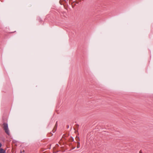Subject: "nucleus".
Returning a JSON list of instances; mask_svg holds the SVG:
<instances>
[{
	"mask_svg": "<svg viewBox=\"0 0 153 153\" xmlns=\"http://www.w3.org/2000/svg\"><path fill=\"white\" fill-rule=\"evenodd\" d=\"M1 126H2L3 128L5 131V132L8 135L10 134V132L8 129L7 123L3 121V124Z\"/></svg>",
	"mask_w": 153,
	"mask_h": 153,
	"instance_id": "f257e3e1",
	"label": "nucleus"
},
{
	"mask_svg": "<svg viewBox=\"0 0 153 153\" xmlns=\"http://www.w3.org/2000/svg\"><path fill=\"white\" fill-rule=\"evenodd\" d=\"M57 121L56 122V124H55V126H54V128H53V130H52V132H53V133H54L56 131V130L57 129Z\"/></svg>",
	"mask_w": 153,
	"mask_h": 153,
	"instance_id": "f03ea898",
	"label": "nucleus"
},
{
	"mask_svg": "<svg viewBox=\"0 0 153 153\" xmlns=\"http://www.w3.org/2000/svg\"><path fill=\"white\" fill-rule=\"evenodd\" d=\"M0 153H6V150L2 148H0Z\"/></svg>",
	"mask_w": 153,
	"mask_h": 153,
	"instance_id": "7ed1b4c3",
	"label": "nucleus"
},
{
	"mask_svg": "<svg viewBox=\"0 0 153 153\" xmlns=\"http://www.w3.org/2000/svg\"><path fill=\"white\" fill-rule=\"evenodd\" d=\"M77 146H76L77 148H79L80 147V143L79 142H77Z\"/></svg>",
	"mask_w": 153,
	"mask_h": 153,
	"instance_id": "20e7f679",
	"label": "nucleus"
},
{
	"mask_svg": "<svg viewBox=\"0 0 153 153\" xmlns=\"http://www.w3.org/2000/svg\"><path fill=\"white\" fill-rule=\"evenodd\" d=\"M70 140L72 141H74V138L72 137H71L70 138Z\"/></svg>",
	"mask_w": 153,
	"mask_h": 153,
	"instance_id": "39448f33",
	"label": "nucleus"
},
{
	"mask_svg": "<svg viewBox=\"0 0 153 153\" xmlns=\"http://www.w3.org/2000/svg\"><path fill=\"white\" fill-rule=\"evenodd\" d=\"M76 140L77 141L79 140V137H78L76 136Z\"/></svg>",
	"mask_w": 153,
	"mask_h": 153,
	"instance_id": "423d86ee",
	"label": "nucleus"
},
{
	"mask_svg": "<svg viewBox=\"0 0 153 153\" xmlns=\"http://www.w3.org/2000/svg\"><path fill=\"white\" fill-rule=\"evenodd\" d=\"M39 21L41 23H42V21L40 19H39Z\"/></svg>",
	"mask_w": 153,
	"mask_h": 153,
	"instance_id": "0eeeda50",
	"label": "nucleus"
},
{
	"mask_svg": "<svg viewBox=\"0 0 153 153\" xmlns=\"http://www.w3.org/2000/svg\"><path fill=\"white\" fill-rule=\"evenodd\" d=\"M2 145L1 143L0 142V148H1L2 146Z\"/></svg>",
	"mask_w": 153,
	"mask_h": 153,
	"instance_id": "6e6552de",
	"label": "nucleus"
},
{
	"mask_svg": "<svg viewBox=\"0 0 153 153\" xmlns=\"http://www.w3.org/2000/svg\"><path fill=\"white\" fill-rule=\"evenodd\" d=\"M139 153H143L142 152L141 150H140V151Z\"/></svg>",
	"mask_w": 153,
	"mask_h": 153,
	"instance_id": "1a4fd4ad",
	"label": "nucleus"
},
{
	"mask_svg": "<svg viewBox=\"0 0 153 153\" xmlns=\"http://www.w3.org/2000/svg\"><path fill=\"white\" fill-rule=\"evenodd\" d=\"M67 128H69V125H67Z\"/></svg>",
	"mask_w": 153,
	"mask_h": 153,
	"instance_id": "9d476101",
	"label": "nucleus"
},
{
	"mask_svg": "<svg viewBox=\"0 0 153 153\" xmlns=\"http://www.w3.org/2000/svg\"><path fill=\"white\" fill-rule=\"evenodd\" d=\"M22 152L24 153V152H25V150H23V151H22Z\"/></svg>",
	"mask_w": 153,
	"mask_h": 153,
	"instance_id": "9b49d317",
	"label": "nucleus"
},
{
	"mask_svg": "<svg viewBox=\"0 0 153 153\" xmlns=\"http://www.w3.org/2000/svg\"><path fill=\"white\" fill-rule=\"evenodd\" d=\"M75 148V147H73V148H72V149H74Z\"/></svg>",
	"mask_w": 153,
	"mask_h": 153,
	"instance_id": "f8f14e48",
	"label": "nucleus"
},
{
	"mask_svg": "<svg viewBox=\"0 0 153 153\" xmlns=\"http://www.w3.org/2000/svg\"><path fill=\"white\" fill-rule=\"evenodd\" d=\"M22 153V151H21L20 152V153Z\"/></svg>",
	"mask_w": 153,
	"mask_h": 153,
	"instance_id": "ddd939ff",
	"label": "nucleus"
},
{
	"mask_svg": "<svg viewBox=\"0 0 153 153\" xmlns=\"http://www.w3.org/2000/svg\"><path fill=\"white\" fill-rule=\"evenodd\" d=\"M77 126H79V125H77Z\"/></svg>",
	"mask_w": 153,
	"mask_h": 153,
	"instance_id": "4468645a",
	"label": "nucleus"
}]
</instances>
